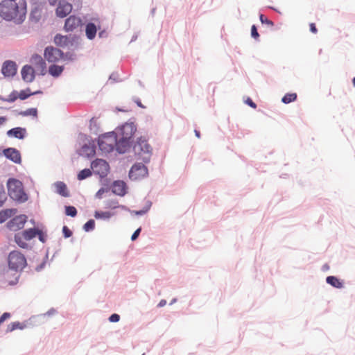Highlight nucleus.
I'll list each match as a JSON object with an SVG mask.
<instances>
[{
	"instance_id": "nucleus-20",
	"label": "nucleus",
	"mask_w": 355,
	"mask_h": 355,
	"mask_svg": "<svg viewBox=\"0 0 355 355\" xmlns=\"http://www.w3.org/2000/svg\"><path fill=\"white\" fill-rule=\"evenodd\" d=\"M31 62L38 69L44 70L46 68V63L43 58L39 55H34L31 58Z\"/></svg>"
},
{
	"instance_id": "nucleus-4",
	"label": "nucleus",
	"mask_w": 355,
	"mask_h": 355,
	"mask_svg": "<svg viewBox=\"0 0 355 355\" xmlns=\"http://www.w3.org/2000/svg\"><path fill=\"white\" fill-rule=\"evenodd\" d=\"M117 136L114 132L101 135L98 139L100 150L105 153L112 152L114 148L119 152V142Z\"/></svg>"
},
{
	"instance_id": "nucleus-40",
	"label": "nucleus",
	"mask_w": 355,
	"mask_h": 355,
	"mask_svg": "<svg viewBox=\"0 0 355 355\" xmlns=\"http://www.w3.org/2000/svg\"><path fill=\"white\" fill-rule=\"evenodd\" d=\"M119 320H120V316H119V315H118L116 313H114V314L111 315L109 318V320L111 322H116L119 321Z\"/></svg>"
},
{
	"instance_id": "nucleus-30",
	"label": "nucleus",
	"mask_w": 355,
	"mask_h": 355,
	"mask_svg": "<svg viewBox=\"0 0 355 355\" xmlns=\"http://www.w3.org/2000/svg\"><path fill=\"white\" fill-rule=\"evenodd\" d=\"M42 16L41 10L38 8H35L31 13V18L34 21L37 22L40 20Z\"/></svg>"
},
{
	"instance_id": "nucleus-13",
	"label": "nucleus",
	"mask_w": 355,
	"mask_h": 355,
	"mask_svg": "<svg viewBox=\"0 0 355 355\" xmlns=\"http://www.w3.org/2000/svg\"><path fill=\"white\" fill-rule=\"evenodd\" d=\"M4 155L15 163L19 164L21 161L20 153L15 148H8L3 150Z\"/></svg>"
},
{
	"instance_id": "nucleus-25",
	"label": "nucleus",
	"mask_w": 355,
	"mask_h": 355,
	"mask_svg": "<svg viewBox=\"0 0 355 355\" xmlns=\"http://www.w3.org/2000/svg\"><path fill=\"white\" fill-rule=\"evenodd\" d=\"M62 71H63L62 67L58 66L55 64L51 65L49 69V73L51 76H55V77L60 76L62 73Z\"/></svg>"
},
{
	"instance_id": "nucleus-18",
	"label": "nucleus",
	"mask_w": 355,
	"mask_h": 355,
	"mask_svg": "<svg viewBox=\"0 0 355 355\" xmlns=\"http://www.w3.org/2000/svg\"><path fill=\"white\" fill-rule=\"evenodd\" d=\"M54 42L57 46L63 47L70 43V39L68 36L57 34L54 37Z\"/></svg>"
},
{
	"instance_id": "nucleus-36",
	"label": "nucleus",
	"mask_w": 355,
	"mask_h": 355,
	"mask_svg": "<svg viewBox=\"0 0 355 355\" xmlns=\"http://www.w3.org/2000/svg\"><path fill=\"white\" fill-rule=\"evenodd\" d=\"M259 19L262 24H266L271 26H273V22L271 20L268 19L267 17H266L263 15L261 14L259 15Z\"/></svg>"
},
{
	"instance_id": "nucleus-6",
	"label": "nucleus",
	"mask_w": 355,
	"mask_h": 355,
	"mask_svg": "<svg viewBox=\"0 0 355 355\" xmlns=\"http://www.w3.org/2000/svg\"><path fill=\"white\" fill-rule=\"evenodd\" d=\"M133 148L135 153L138 155L144 162H147L149 161L152 149L146 139L140 138L135 144Z\"/></svg>"
},
{
	"instance_id": "nucleus-24",
	"label": "nucleus",
	"mask_w": 355,
	"mask_h": 355,
	"mask_svg": "<svg viewBox=\"0 0 355 355\" xmlns=\"http://www.w3.org/2000/svg\"><path fill=\"white\" fill-rule=\"evenodd\" d=\"M16 213L15 209H6L0 212V223L5 222Z\"/></svg>"
},
{
	"instance_id": "nucleus-10",
	"label": "nucleus",
	"mask_w": 355,
	"mask_h": 355,
	"mask_svg": "<svg viewBox=\"0 0 355 355\" xmlns=\"http://www.w3.org/2000/svg\"><path fill=\"white\" fill-rule=\"evenodd\" d=\"M44 58L49 62H56L63 58V53L53 46H48L44 51Z\"/></svg>"
},
{
	"instance_id": "nucleus-12",
	"label": "nucleus",
	"mask_w": 355,
	"mask_h": 355,
	"mask_svg": "<svg viewBox=\"0 0 355 355\" xmlns=\"http://www.w3.org/2000/svg\"><path fill=\"white\" fill-rule=\"evenodd\" d=\"M72 10V5L65 0L59 1L56 8V15L60 18H63L68 15Z\"/></svg>"
},
{
	"instance_id": "nucleus-1",
	"label": "nucleus",
	"mask_w": 355,
	"mask_h": 355,
	"mask_svg": "<svg viewBox=\"0 0 355 355\" xmlns=\"http://www.w3.org/2000/svg\"><path fill=\"white\" fill-rule=\"evenodd\" d=\"M26 6L25 0H19L18 3L2 1L0 3V16L5 20L21 24L26 17Z\"/></svg>"
},
{
	"instance_id": "nucleus-28",
	"label": "nucleus",
	"mask_w": 355,
	"mask_h": 355,
	"mask_svg": "<svg viewBox=\"0 0 355 355\" xmlns=\"http://www.w3.org/2000/svg\"><path fill=\"white\" fill-rule=\"evenodd\" d=\"M296 99H297L296 93H288V94H286L283 96L282 101L285 104H288V103L295 101Z\"/></svg>"
},
{
	"instance_id": "nucleus-52",
	"label": "nucleus",
	"mask_w": 355,
	"mask_h": 355,
	"mask_svg": "<svg viewBox=\"0 0 355 355\" xmlns=\"http://www.w3.org/2000/svg\"><path fill=\"white\" fill-rule=\"evenodd\" d=\"M142 355H145V354H142Z\"/></svg>"
},
{
	"instance_id": "nucleus-45",
	"label": "nucleus",
	"mask_w": 355,
	"mask_h": 355,
	"mask_svg": "<svg viewBox=\"0 0 355 355\" xmlns=\"http://www.w3.org/2000/svg\"><path fill=\"white\" fill-rule=\"evenodd\" d=\"M309 26H310V31L311 33H313L314 34H316L318 33V29L314 23H311Z\"/></svg>"
},
{
	"instance_id": "nucleus-15",
	"label": "nucleus",
	"mask_w": 355,
	"mask_h": 355,
	"mask_svg": "<svg viewBox=\"0 0 355 355\" xmlns=\"http://www.w3.org/2000/svg\"><path fill=\"white\" fill-rule=\"evenodd\" d=\"M21 76L24 81L32 82L35 78L33 69L31 66H24L21 69Z\"/></svg>"
},
{
	"instance_id": "nucleus-41",
	"label": "nucleus",
	"mask_w": 355,
	"mask_h": 355,
	"mask_svg": "<svg viewBox=\"0 0 355 355\" xmlns=\"http://www.w3.org/2000/svg\"><path fill=\"white\" fill-rule=\"evenodd\" d=\"M245 103L254 109L257 107L256 103H254L250 98H248L245 100Z\"/></svg>"
},
{
	"instance_id": "nucleus-14",
	"label": "nucleus",
	"mask_w": 355,
	"mask_h": 355,
	"mask_svg": "<svg viewBox=\"0 0 355 355\" xmlns=\"http://www.w3.org/2000/svg\"><path fill=\"white\" fill-rule=\"evenodd\" d=\"M1 71L5 76H12L17 72L16 64L12 61H6L3 63Z\"/></svg>"
},
{
	"instance_id": "nucleus-8",
	"label": "nucleus",
	"mask_w": 355,
	"mask_h": 355,
	"mask_svg": "<svg viewBox=\"0 0 355 355\" xmlns=\"http://www.w3.org/2000/svg\"><path fill=\"white\" fill-rule=\"evenodd\" d=\"M94 173L99 175L101 177H105L110 169L109 164L106 161L102 159H96L91 164Z\"/></svg>"
},
{
	"instance_id": "nucleus-42",
	"label": "nucleus",
	"mask_w": 355,
	"mask_h": 355,
	"mask_svg": "<svg viewBox=\"0 0 355 355\" xmlns=\"http://www.w3.org/2000/svg\"><path fill=\"white\" fill-rule=\"evenodd\" d=\"M10 314L9 313H4L1 317H0V324L4 322L6 320L10 318Z\"/></svg>"
},
{
	"instance_id": "nucleus-33",
	"label": "nucleus",
	"mask_w": 355,
	"mask_h": 355,
	"mask_svg": "<svg viewBox=\"0 0 355 355\" xmlns=\"http://www.w3.org/2000/svg\"><path fill=\"white\" fill-rule=\"evenodd\" d=\"M65 214L67 216L74 217L77 214V210H76V207H74L73 206H67V207H65Z\"/></svg>"
},
{
	"instance_id": "nucleus-44",
	"label": "nucleus",
	"mask_w": 355,
	"mask_h": 355,
	"mask_svg": "<svg viewBox=\"0 0 355 355\" xmlns=\"http://www.w3.org/2000/svg\"><path fill=\"white\" fill-rule=\"evenodd\" d=\"M31 94H26V92L21 91L19 94V98L21 100L27 98Z\"/></svg>"
},
{
	"instance_id": "nucleus-47",
	"label": "nucleus",
	"mask_w": 355,
	"mask_h": 355,
	"mask_svg": "<svg viewBox=\"0 0 355 355\" xmlns=\"http://www.w3.org/2000/svg\"><path fill=\"white\" fill-rule=\"evenodd\" d=\"M166 300H161V301L159 302V305H158V306H160V307H161V306H164V305L166 304Z\"/></svg>"
},
{
	"instance_id": "nucleus-29",
	"label": "nucleus",
	"mask_w": 355,
	"mask_h": 355,
	"mask_svg": "<svg viewBox=\"0 0 355 355\" xmlns=\"http://www.w3.org/2000/svg\"><path fill=\"white\" fill-rule=\"evenodd\" d=\"M26 327L25 324L19 322H14L10 324L7 327V332L12 331L15 329H23Z\"/></svg>"
},
{
	"instance_id": "nucleus-34",
	"label": "nucleus",
	"mask_w": 355,
	"mask_h": 355,
	"mask_svg": "<svg viewBox=\"0 0 355 355\" xmlns=\"http://www.w3.org/2000/svg\"><path fill=\"white\" fill-rule=\"evenodd\" d=\"M95 227V222L94 220L91 219L89 220L83 227V229L85 232H89L91 230H93Z\"/></svg>"
},
{
	"instance_id": "nucleus-49",
	"label": "nucleus",
	"mask_w": 355,
	"mask_h": 355,
	"mask_svg": "<svg viewBox=\"0 0 355 355\" xmlns=\"http://www.w3.org/2000/svg\"><path fill=\"white\" fill-rule=\"evenodd\" d=\"M49 3H50V4H51V5H54V3H55V2H54V1H51V0H49Z\"/></svg>"
},
{
	"instance_id": "nucleus-19",
	"label": "nucleus",
	"mask_w": 355,
	"mask_h": 355,
	"mask_svg": "<svg viewBox=\"0 0 355 355\" xmlns=\"http://www.w3.org/2000/svg\"><path fill=\"white\" fill-rule=\"evenodd\" d=\"M97 28L94 23H88L86 25L85 33L89 40H93L96 35Z\"/></svg>"
},
{
	"instance_id": "nucleus-35",
	"label": "nucleus",
	"mask_w": 355,
	"mask_h": 355,
	"mask_svg": "<svg viewBox=\"0 0 355 355\" xmlns=\"http://www.w3.org/2000/svg\"><path fill=\"white\" fill-rule=\"evenodd\" d=\"M6 198V193L4 191L3 186L0 184V206H1L3 204Z\"/></svg>"
},
{
	"instance_id": "nucleus-9",
	"label": "nucleus",
	"mask_w": 355,
	"mask_h": 355,
	"mask_svg": "<svg viewBox=\"0 0 355 355\" xmlns=\"http://www.w3.org/2000/svg\"><path fill=\"white\" fill-rule=\"evenodd\" d=\"M83 26L80 17L76 15H71L66 19L64 29L66 32H73L78 31Z\"/></svg>"
},
{
	"instance_id": "nucleus-11",
	"label": "nucleus",
	"mask_w": 355,
	"mask_h": 355,
	"mask_svg": "<svg viewBox=\"0 0 355 355\" xmlns=\"http://www.w3.org/2000/svg\"><path fill=\"white\" fill-rule=\"evenodd\" d=\"M27 217L25 215H19L8 223V227L12 231H17L24 227L26 223Z\"/></svg>"
},
{
	"instance_id": "nucleus-48",
	"label": "nucleus",
	"mask_w": 355,
	"mask_h": 355,
	"mask_svg": "<svg viewBox=\"0 0 355 355\" xmlns=\"http://www.w3.org/2000/svg\"><path fill=\"white\" fill-rule=\"evenodd\" d=\"M195 135L196 136L198 137V138H200V133L198 130H195Z\"/></svg>"
},
{
	"instance_id": "nucleus-31",
	"label": "nucleus",
	"mask_w": 355,
	"mask_h": 355,
	"mask_svg": "<svg viewBox=\"0 0 355 355\" xmlns=\"http://www.w3.org/2000/svg\"><path fill=\"white\" fill-rule=\"evenodd\" d=\"M92 175V171L89 168H85L79 172L78 174V179L79 180H83L87 178H89Z\"/></svg>"
},
{
	"instance_id": "nucleus-50",
	"label": "nucleus",
	"mask_w": 355,
	"mask_h": 355,
	"mask_svg": "<svg viewBox=\"0 0 355 355\" xmlns=\"http://www.w3.org/2000/svg\"><path fill=\"white\" fill-rule=\"evenodd\" d=\"M15 99H16V97H14V98H11V99L10 100V101H15Z\"/></svg>"
},
{
	"instance_id": "nucleus-7",
	"label": "nucleus",
	"mask_w": 355,
	"mask_h": 355,
	"mask_svg": "<svg viewBox=\"0 0 355 355\" xmlns=\"http://www.w3.org/2000/svg\"><path fill=\"white\" fill-rule=\"evenodd\" d=\"M147 175L148 168L141 163L133 165L129 172V178L132 180H139Z\"/></svg>"
},
{
	"instance_id": "nucleus-22",
	"label": "nucleus",
	"mask_w": 355,
	"mask_h": 355,
	"mask_svg": "<svg viewBox=\"0 0 355 355\" xmlns=\"http://www.w3.org/2000/svg\"><path fill=\"white\" fill-rule=\"evenodd\" d=\"M39 233L40 231L35 228H30L21 232V234L24 236V239L26 241H29L33 239Z\"/></svg>"
},
{
	"instance_id": "nucleus-46",
	"label": "nucleus",
	"mask_w": 355,
	"mask_h": 355,
	"mask_svg": "<svg viewBox=\"0 0 355 355\" xmlns=\"http://www.w3.org/2000/svg\"><path fill=\"white\" fill-rule=\"evenodd\" d=\"M7 119L5 116H0V125H2L6 121Z\"/></svg>"
},
{
	"instance_id": "nucleus-38",
	"label": "nucleus",
	"mask_w": 355,
	"mask_h": 355,
	"mask_svg": "<svg viewBox=\"0 0 355 355\" xmlns=\"http://www.w3.org/2000/svg\"><path fill=\"white\" fill-rule=\"evenodd\" d=\"M83 150H87V155H94V153H95V150H94V148L89 147V146H84L83 147Z\"/></svg>"
},
{
	"instance_id": "nucleus-5",
	"label": "nucleus",
	"mask_w": 355,
	"mask_h": 355,
	"mask_svg": "<svg viewBox=\"0 0 355 355\" xmlns=\"http://www.w3.org/2000/svg\"><path fill=\"white\" fill-rule=\"evenodd\" d=\"M8 260L9 268L15 271L22 270L27 264L25 256L17 250L10 252Z\"/></svg>"
},
{
	"instance_id": "nucleus-16",
	"label": "nucleus",
	"mask_w": 355,
	"mask_h": 355,
	"mask_svg": "<svg viewBox=\"0 0 355 355\" xmlns=\"http://www.w3.org/2000/svg\"><path fill=\"white\" fill-rule=\"evenodd\" d=\"M126 185L123 181H115L112 185V191L119 195L123 196L125 193Z\"/></svg>"
},
{
	"instance_id": "nucleus-21",
	"label": "nucleus",
	"mask_w": 355,
	"mask_h": 355,
	"mask_svg": "<svg viewBox=\"0 0 355 355\" xmlns=\"http://www.w3.org/2000/svg\"><path fill=\"white\" fill-rule=\"evenodd\" d=\"M56 192L60 196L68 197L69 196L67 185L62 182H57L55 184Z\"/></svg>"
},
{
	"instance_id": "nucleus-51",
	"label": "nucleus",
	"mask_w": 355,
	"mask_h": 355,
	"mask_svg": "<svg viewBox=\"0 0 355 355\" xmlns=\"http://www.w3.org/2000/svg\"><path fill=\"white\" fill-rule=\"evenodd\" d=\"M353 84H354V86H355V77L353 79Z\"/></svg>"
},
{
	"instance_id": "nucleus-27",
	"label": "nucleus",
	"mask_w": 355,
	"mask_h": 355,
	"mask_svg": "<svg viewBox=\"0 0 355 355\" xmlns=\"http://www.w3.org/2000/svg\"><path fill=\"white\" fill-rule=\"evenodd\" d=\"M15 241L17 245L22 248H26L28 247V244L24 241L26 240L24 239V236L21 233L15 234Z\"/></svg>"
},
{
	"instance_id": "nucleus-17",
	"label": "nucleus",
	"mask_w": 355,
	"mask_h": 355,
	"mask_svg": "<svg viewBox=\"0 0 355 355\" xmlns=\"http://www.w3.org/2000/svg\"><path fill=\"white\" fill-rule=\"evenodd\" d=\"M26 134V129L22 128H15L7 132L9 137H14L17 139H23Z\"/></svg>"
},
{
	"instance_id": "nucleus-32",
	"label": "nucleus",
	"mask_w": 355,
	"mask_h": 355,
	"mask_svg": "<svg viewBox=\"0 0 355 355\" xmlns=\"http://www.w3.org/2000/svg\"><path fill=\"white\" fill-rule=\"evenodd\" d=\"M22 116H33L36 117L37 115V110L36 108H29L25 111H22L19 113Z\"/></svg>"
},
{
	"instance_id": "nucleus-39",
	"label": "nucleus",
	"mask_w": 355,
	"mask_h": 355,
	"mask_svg": "<svg viewBox=\"0 0 355 355\" xmlns=\"http://www.w3.org/2000/svg\"><path fill=\"white\" fill-rule=\"evenodd\" d=\"M62 232L65 238H69L72 235V232L67 226L63 227Z\"/></svg>"
},
{
	"instance_id": "nucleus-23",
	"label": "nucleus",
	"mask_w": 355,
	"mask_h": 355,
	"mask_svg": "<svg viewBox=\"0 0 355 355\" xmlns=\"http://www.w3.org/2000/svg\"><path fill=\"white\" fill-rule=\"evenodd\" d=\"M326 281L329 284L337 288H340L343 286V282L334 276L327 277Z\"/></svg>"
},
{
	"instance_id": "nucleus-2",
	"label": "nucleus",
	"mask_w": 355,
	"mask_h": 355,
	"mask_svg": "<svg viewBox=\"0 0 355 355\" xmlns=\"http://www.w3.org/2000/svg\"><path fill=\"white\" fill-rule=\"evenodd\" d=\"M137 130L133 123H126L114 132L117 136L119 153H124L130 146L131 139Z\"/></svg>"
},
{
	"instance_id": "nucleus-26",
	"label": "nucleus",
	"mask_w": 355,
	"mask_h": 355,
	"mask_svg": "<svg viewBox=\"0 0 355 355\" xmlns=\"http://www.w3.org/2000/svg\"><path fill=\"white\" fill-rule=\"evenodd\" d=\"M114 215V213L110 211H96L94 214V217L97 219L107 220L111 218Z\"/></svg>"
},
{
	"instance_id": "nucleus-3",
	"label": "nucleus",
	"mask_w": 355,
	"mask_h": 355,
	"mask_svg": "<svg viewBox=\"0 0 355 355\" xmlns=\"http://www.w3.org/2000/svg\"><path fill=\"white\" fill-rule=\"evenodd\" d=\"M8 191L10 198L16 201L24 202L28 200V196L24 192L21 181L10 178L7 182Z\"/></svg>"
},
{
	"instance_id": "nucleus-37",
	"label": "nucleus",
	"mask_w": 355,
	"mask_h": 355,
	"mask_svg": "<svg viewBox=\"0 0 355 355\" xmlns=\"http://www.w3.org/2000/svg\"><path fill=\"white\" fill-rule=\"evenodd\" d=\"M251 35L253 38L257 40L259 37V35L257 32V29L255 25H252L251 27Z\"/></svg>"
},
{
	"instance_id": "nucleus-43",
	"label": "nucleus",
	"mask_w": 355,
	"mask_h": 355,
	"mask_svg": "<svg viewBox=\"0 0 355 355\" xmlns=\"http://www.w3.org/2000/svg\"><path fill=\"white\" fill-rule=\"evenodd\" d=\"M140 232H141V228H138V229H137V230H136V231L132 234V236H131V239H132V241L136 240V239L138 238V236H139V234H140Z\"/></svg>"
}]
</instances>
